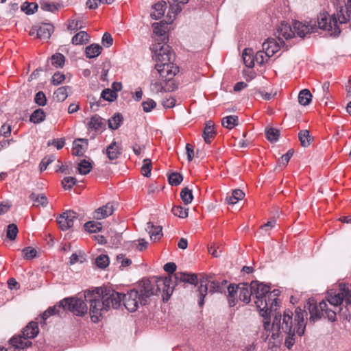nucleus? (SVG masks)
Wrapping results in <instances>:
<instances>
[{"mask_svg":"<svg viewBox=\"0 0 351 351\" xmlns=\"http://www.w3.org/2000/svg\"><path fill=\"white\" fill-rule=\"evenodd\" d=\"M85 298L90 305L91 320L99 322L100 318L111 308H119L121 305V293L110 287H97L93 291H86Z\"/></svg>","mask_w":351,"mask_h":351,"instance_id":"1","label":"nucleus"},{"mask_svg":"<svg viewBox=\"0 0 351 351\" xmlns=\"http://www.w3.org/2000/svg\"><path fill=\"white\" fill-rule=\"evenodd\" d=\"M175 288V284L172 282V278L152 276L149 278H143L138 282V289L141 296V305H146L149 302V298L154 295H162L164 302H167Z\"/></svg>","mask_w":351,"mask_h":351,"instance_id":"2","label":"nucleus"},{"mask_svg":"<svg viewBox=\"0 0 351 351\" xmlns=\"http://www.w3.org/2000/svg\"><path fill=\"white\" fill-rule=\"evenodd\" d=\"M150 49L157 62L155 67L160 78L164 82L170 81L179 71L178 67L173 63L174 53L169 45L160 43L152 45Z\"/></svg>","mask_w":351,"mask_h":351,"instance_id":"3","label":"nucleus"},{"mask_svg":"<svg viewBox=\"0 0 351 351\" xmlns=\"http://www.w3.org/2000/svg\"><path fill=\"white\" fill-rule=\"evenodd\" d=\"M348 21H351V0H348L345 9L343 5H338L336 12L331 16L327 12L320 13L317 16L318 28L331 31L330 34L335 36L341 32L338 24L346 23Z\"/></svg>","mask_w":351,"mask_h":351,"instance_id":"4","label":"nucleus"},{"mask_svg":"<svg viewBox=\"0 0 351 351\" xmlns=\"http://www.w3.org/2000/svg\"><path fill=\"white\" fill-rule=\"evenodd\" d=\"M272 330V336L278 335L280 331L287 335L285 345L288 350H290L295 343V328L293 325V313L289 309L285 310L283 315L276 314L273 319L272 324L270 325Z\"/></svg>","mask_w":351,"mask_h":351,"instance_id":"5","label":"nucleus"},{"mask_svg":"<svg viewBox=\"0 0 351 351\" xmlns=\"http://www.w3.org/2000/svg\"><path fill=\"white\" fill-rule=\"evenodd\" d=\"M250 285L251 292L255 299L254 303L259 311L260 315L264 319V328L266 330H268L270 328V319L269 316H268L267 302L268 295L269 296V295H271L269 293V287L263 282H259L257 280L252 281Z\"/></svg>","mask_w":351,"mask_h":351,"instance_id":"6","label":"nucleus"},{"mask_svg":"<svg viewBox=\"0 0 351 351\" xmlns=\"http://www.w3.org/2000/svg\"><path fill=\"white\" fill-rule=\"evenodd\" d=\"M38 333V323L31 321L23 328L21 334L12 337L9 343L15 349L24 350L32 345L30 339L35 338Z\"/></svg>","mask_w":351,"mask_h":351,"instance_id":"7","label":"nucleus"},{"mask_svg":"<svg viewBox=\"0 0 351 351\" xmlns=\"http://www.w3.org/2000/svg\"><path fill=\"white\" fill-rule=\"evenodd\" d=\"M326 298L335 308L345 300L346 304H351V284L340 283L339 291L330 289L327 292Z\"/></svg>","mask_w":351,"mask_h":351,"instance_id":"8","label":"nucleus"},{"mask_svg":"<svg viewBox=\"0 0 351 351\" xmlns=\"http://www.w3.org/2000/svg\"><path fill=\"white\" fill-rule=\"evenodd\" d=\"M58 308L69 310L77 316H83L87 312V306L82 300L75 298H66L59 302Z\"/></svg>","mask_w":351,"mask_h":351,"instance_id":"9","label":"nucleus"},{"mask_svg":"<svg viewBox=\"0 0 351 351\" xmlns=\"http://www.w3.org/2000/svg\"><path fill=\"white\" fill-rule=\"evenodd\" d=\"M122 302L128 311L135 312L138 308V304H141L138 291L132 289L128 291L126 294L121 293V302Z\"/></svg>","mask_w":351,"mask_h":351,"instance_id":"10","label":"nucleus"},{"mask_svg":"<svg viewBox=\"0 0 351 351\" xmlns=\"http://www.w3.org/2000/svg\"><path fill=\"white\" fill-rule=\"evenodd\" d=\"M327 304L325 301H322L317 305L314 300H309L305 308L309 311L310 321L315 322L324 316V310L326 308Z\"/></svg>","mask_w":351,"mask_h":351,"instance_id":"11","label":"nucleus"},{"mask_svg":"<svg viewBox=\"0 0 351 351\" xmlns=\"http://www.w3.org/2000/svg\"><path fill=\"white\" fill-rule=\"evenodd\" d=\"M77 218V214L73 210H66L58 218L57 222L62 230H67L73 226L74 221Z\"/></svg>","mask_w":351,"mask_h":351,"instance_id":"12","label":"nucleus"},{"mask_svg":"<svg viewBox=\"0 0 351 351\" xmlns=\"http://www.w3.org/2000/svg\"><path fill=\"white\" fill-rule=\"evenodd\" d=\"M269 296L267 298L268 302V316H269V319L271 320V317H274V315L276 314H281L280 311H278V307L279 306L280 301L278 299V296L280 294V291L278 289H274L272 291H269Z\"/></svg>","mask_w":351,"mask_h":351,"instance_id":"13","label":"nucleus"},{"mask_svg":"<svg viewBox=\"0 0 351 351\" xmlns=\"http://www.w3.org/2000/svg\"><path fill=\"white\" fill-rule=\"evenodd\" d=\"M211 279L212 276H210L202 275L199 280L200 285L197 289L199 298L198 304L199 307H202L204 304V298L208 293V284H211V282L213 281Z\"/></svg>","mask_w":351,"mask_h":351,"instance_id":"14","label":"nucleus"},{"mask_svg":"<svg viewBox=\"0 0 351 351\" xmlns=\"http://www.w3.org/2000/svg\"><path fill=\"white\" fill-rule=\"evenodd\" d=\"M306 315L305 311L302 310L300 308H296L295 311V326L296 333L298 336L304 335L306 328V324L304 322V317Z\"/></svg>","mask_w":351,"mask_h":351,"instance_id":"15","label":"nucleus"},{"mask_svg":"<svg viewBox=\"0 0 351 351\" xmlns=\"http://www.w3.org/2000/svg\"><path fill=\"white\" fill-rule=\"evenodd\" d=\"M282 44L277 43L274 38H267L263 43V50L265 51V55L267 57L266 61L272 56L274 55L280 49Z\"/></svg>","mask_w":351,"mask_h":351,"instance_id":"16","label":"nucleus"},{"mask_svg":"<svg viewBox=\"0 0 351 351\" xmlns=\"http://www.w3.org/2000/svg\"><path fill=\"white\" fill-rule=\"evenodd\" d=\"M178 282L196 285L198 282V278L195 274L180 272L175 274L174 280L172 279V282L175 284V287Z\"/></svg>","mask_w":351,"mask_h":351,"instance_id":"17","label":"nucleus"},{"mask_svg":"<svg viewBox=\"0 0 351 351\" xmlns=\"http://www.w3.org/2000/svg\"><path fill=\"white\" fill-rule=\"evenodd\" d=\"M294 34H296L300 38H304L308 34L315 31V25H306L299 21H295L293 24Z\"/></svg>","mask_w":351,"mask_h":351,"instance_id":"18","label":"nucleus"},{"mask_svg":"<svg viewBox=\"0 0 351 351\" xmlns=\"http://www.w3.org/2000/svg\"><path fill=\"white\" fill-rule=\"evenodd\" d=\"M277 33L278 40L283 45H285V42L282 40V38L288 40L293 38L294 36V32L291 27L285 23H281L277 29Z\"/></svg>","mask_w":351,"mask_h":351,"instance_id":"19","label":"nucleus"},{"mask_svg":"<svg viewBox=\"0 0 351 351\" xmlns=\"http://www.w3.org/2000/svg\"><path fill=\"white\" fill-rule=\"evenodd\" d=\"M114 210V204L108 202L106 205L99 207L94 213V219L100 220L111 215Z\"/></svg>","mask_w":351,"mask_h":351,"instance_id":"20","label":"nucleus"},{"mask_svg":"<svg viewBox=\"0 0 351 351\" xmlns=\"http://www.w3.org/2000/svg\"><path fill=\"white\" fill-rule=\"evenodd\" d=\"M239 300L245 302V304H249L251 301V296L252 295V293L251 292V285L248 283H241L239 284Z\"/></svg>","mask_w":351,"mask_h":351,"instance_id":"21","label":"nucleus"},{"mask_svg":"<svg viewBox=\"0 0 351 351\" xmlns=\"http://www.w3.org/2000/svg\"><path fill=\"white\" fill-rule=\"evenodd\" d=\"M54 27L51 24L43 23L36 31V36L40 39L47 40L49 39L53 32Z\"/></svg>","mask_w":351,"mask_h":351,"instance_id":"22","label":"nucleus"},{"mask_svg":"<svg viewBox=\"0 0 351 351\" xmlns=\"http://www.w3.org/2000/svg\"><path fill=\"white\" fill-rule=\"evenodd\" d=\"M216 131L215 123L212 121H208L205 123L202 137L206 143H210L211 140L215 136Z\"/></svg>","mask_w":351,"mask_h":351,"instance_id":"23","label":"nucleus"},{"mask_svg":"<svg viewBox=\"0 0 351 351\" xmlns=\"http://www.w3.org/2000/svg\"><path fill=\"white\" fill-rule=\"evenodd\" d=\"M145 230L150 236L152 241L159 240L162 236V227L155 226L152 222L147 223Z\"/></svg>","mask_w":351,"mask_h":351,"instance_id":"24","label":"nucleus"},{"mask_svg":"<svg viewBox=\"0 0 351 351\" xmlns=\"http://www.w3.org/2000/svg\"><path fill=\"white\" fill-rule=\"evenodd\" d=\"M167 7L165 1H160L153 5L154 11L150 14L151 17L154 20L160 19L165 14Z\"/></svg>","mask_w":351,"mask_h":351,"instance_id":"25","label":"nucleus"},{"mask_svg":"<svg viewBox=\"0 0 351 351\" xmlns=\"http://www.w3.org/2000/svg\"><path fill=\"white\" fill-rule=\"evenodd\" d=\"M298 138L301 146L303 147H308L314 139L313 136L310 134V132L308 130H302L300 131L298 133Z\"/></svg>","mask_w":351,"mask_h":351,"instance_id":"26","label":"nucleus"},{"mask_svg":"<svg viewBox=\"0 0 351 351\" xmlns=\"http://www.w3.org/2000/svg\"><path fill=\"white\" fill-rule=\"evenodd\" d=\"M80 142H84L86 145L88 144V141L84 138H78L73 142V154L74 156H82L84 155L86 147L81 145Z\"/></svg>","mask_w":351,"mask_h":351,"instance_id":"27","label":"nucleus"},{"mask_svg":"<svg viewBox=\"0 0 351 351\" xmlns=\"http://www.w3.org/2000/svg\"><path fill=\"white\" fill-rule=\"evenodd\" d=\"M102 47L99 44H91L85 49V53L88 58L97 57L101 52Z\"/></svg>","mask_w":351,"mask_h":351,"instance_id":"28","label":"nucleus"},{"mask_svg":"<svg viewBox=\"0 0 351 351\" xmlns=\"http://www.w3.org/2000/svg\"><path fill=\"white\" fill-rule=\"evenodd\" d=\"M71 88L69 86H61L58 88L53 93V98L58 102L64 101L68 97V91Z\"/></svg>","mask_w":351,"mask_h":351,"instance_id":"29","label":"nucleus"},{"mask_svg":"<svg viewBox=\"0 0 351 351\" xmlns=\"http://www.w3.org/2000/svg\"><path fill=\"white\" fill-rule=\"evenodd\" d=\"M121 154V149L117 145L115 141L111 143L106 149V155L110 160L117 159Z\"/></svg>","mask_w":351,"mask_h":351,"instance_id":"30","label":"nucleus"},{"mask_svg":"<svg viewBox=\"0 0 351 351\" xmlns=\"http://www.w3.org/2000/svg\"><path fill=\"white\" fill-rule=\"evenodd\" d=\"M29 198L34 202L36 206H42L46 207L48 204V199L46 195L43 193L36 194L35 193H31Z\"/></svg>","mask_w":351,"mask_h":351,"instance_id":"31","label":"nucleus"},{"mask_svg":"<svg viewBox=\"0 0 351 351\" xmlns=\"http://www.w3.org/2000/svg\"><path fill=\"white\" fill-rule=\"evenodd\" d=\"M40 7L43 11L55 12L58 10L60 4L49 0H40Z\"/></svg>","mask_w":351,"mask_h":351,"instance_id":"32","label":"nucleus"},{"mask_svg":"<svg viewBox=\"0 0 351 351\" xmlns=\"http://www.w3.org/2000/svg\"><path fill=\"white\" fill-rule=\"evenodd\" d=\"M228 281L226 280H223L221 282L213 280L211 282V285H210L209 291L211 293H223L225 291L226 288H227Z\"/></svg>","mask_w":351,"mask_h":351,"instance_id":"33","label":"nucleus"},{"mask_svg":"<svg viewBox=\"0 0 351 351\" xmlns=\"http://www.w3.org/2000/svg\"><path fill=\"white\" fill-rule=\"evenodd\" d=\"M245 196V193L240 189H234L232 191V195L227 196L226 202L230 205L235 204L239 200L242 199Z\"/></svg>","mask_w":351,"mask_h":351,"instance_id":"34","label":"nucleus"},{"mask_svg":"<svg viewBox=\"0 0 351 351\" xmlns=\"http://www.w3.org/2000/svg\"><path fill=\"white\" fill-rule=\"evenodd\" d=\"M89 41V36L86 32L81 31L72 38V43L74 45H83Z\"/></svg>","mask_w":351,"mask_h":351,"instance_id":"35","label":"nucleus"},{"mask_svg":"<svg viewBox=\"0 0 351 351\" xmlns=\"http://www.w3.org/2000/svg\"><path fill=\"white\" fill-rule=\"evenodd\" d=\"M123 118L121 113H115L113 117L108 119V127L111 130L118 129L123 122Z\"/></svg>","mask_w":351,"mask_h":351,"instance_id":"36","label":"nucleus"},{"mask_svg":"<svg viewBox=\"0 0 351 351\" xmlns=\"http://www.w3.org/2000/svg\"><path fill=\"white\" fill-rule=\"evenodd\" d=\"M239 119L236 115H230L223 117L221 120V124L223 127L231 130L238 125Z\"/></svg>","mask_w":351,"mask_h":351,"instance_id":"37","label":"nucleus"},{"mask_svg":"<svg viewBox=\"0 0 351 351\" xmlns=\"http://www.w3.org/2000/svg\"><path fill=\"white\" fill-rule=\"evenodd\" d=\"M88 124L90 128L95 130H101L104 127V119L97 114H95L90 118Z\"/></svg>","mask_w":351,"mask_h":351,"instance_id":"38","label":"nucleus"},{"mask_svg":"<svg viewBox=\"0 0 351 351\" xmlns=\"http://www.w3.org/2000/svg\"><path fill=\"white\" fill-rule=\"evenodd\" d=\"M312 95L309 90L303 89L298 95V102L302 106H306L311 101Z\"/></svg>","mask_w":351,"mask_h":351,"instance_id":"39","label":"nucleus"},{"mask_svg":"<svg viewBox=\"0 0 351 351\" xmlns=\"http://www.w3.org/2000/svg\"><path fill=\"white\" fill-rule=\"evenodd\" d=\"M45 112L41 108L35 110L30 116V121L34 123H40L45 119Z\"/></svg>","mask_w":351,"mask_h":351,"instance_id":"40","label":"nucleus"},{"mask_svg":"<svg viewBox=\"0 0 351 351\" xmlns=\"http://www.w3.org/2000/svg\"><path fill=\"white\" fill-rule=\"evenodd\" d=\"M253 51L251 49H245L243 51V58L244 64L249 68H252L254 66L253 59Z\"/></svg>","mask_w":351,"mask_h":351,"instance_id":"41","label":"nucleus"},{"mask_svg":"<svg viewBox=\"0 0 351 351\" xmlns=\"http://www.w3.org/2000/svg\"><path fill=\"white\" fill-rule=\"evenodd\" d=\"M180 197L184 204L188 205L191 203L193 195L192 193V190L189 189L188 187L184 188L180 193Z\"/></svg>","mask_w":351,"mask_h":351,"instance_id":"42","label":"nucleus"},{"mask_svg":"<svg viewBox=\"0 0 351 351\" xmlns=\"http://www.w3.org/2000/svg\"><path fill=\"white\" fill-rule=\"evenodd\" d=\"M266 137L270 142H276L280 136V130L274 128H270L265 131Z\"/></svg>","mask_w":351,"mask_h":351,"instance_id":"43","label":"nucleus"},{"mask_svg":"<svg viewBox=\"0 0 351 351\" xmlns=\"http://www.w3.org/2000/svg\"><path fill=\"white\" fill-rule=\"evenodd\" d=\"M100 98L108 101H114L117 98V93H114V90H112L110 88H105L102 90Z\"/></svg>","mask_w":351,"mask_h":351,"instance_id":"44","label":"nucleus"},{"mask_svg":"<svg viewBox=\"0 0 351 351\" xmlns=\"http://www.w3.org/2000/svg\"><path fill=\"white\" fill-rule=\"evenodd\" d=\"M84 226L85 230L92 233L99 232L102 228L101 223L93 221L86 222Z\"/></svg>","mask_w":351,"mask_h":351,"instance_id":"45","label":"nucleus"},{"mask_svg":"<svg viewBox=\"0 0 351 351\" xmlns=\"http://www.w3.org/2000/svg\"><path fill=\"white\" fill-rule=\"evenodd\" d=\"M38 4L36 3H28L25 2L21 5V10L23 11L26 14H32L38 9Z\"/></svg>","mask_w":351,"mask_h":351,"instance_id":"46","label":"nucleus"},{"mask_svg":"<svg viewBox=\"0 0 351 351\" xmlns=\"http://www.w3.org/2000/svg\"><path fill=\"white\" fill-rule=\"evenodd\" d=\"M77 169H78V171H79V173L80 174H82V175H86L92 169L91 163L89 161H87L86 160H82L78 164Z\"/></svg>","mask_w":351,"mask_h":351,"instance_id":"47","label":"nucleus"},{"mask_svg":"<svg viewBox=\"0 0 351 351\" xmlns=\"http://www.w3.org/2000/svg\"><path fill=\"white\" fill-rule=\"evenodd\" d=\"M64 56L60 53H56L51 56V64L56 68H61L64 64Z\"/></svg>","mask_w":351,"mask_h":351,"instance_id":"48","label":"nucleus"},{"mask_svg":"<svg viewBox=\"0 0 351 351\" xmlns=\"http://www.w3.org/2000/svg\"><path fill=\"white\" fill-rule=\"evenodd\" d=\"M183 180L182 176L178 172L171 173L168 178L169 184L171 186L179 185Z\"/></svg>","mask_w":351,"mask_h":351,"instance_id":"49","label":"nucleus"},{"mask_svg":"<svg viewBox=\"0 0 351 351\" xmlns=\"http://www.w3.org/2000/svg\"><path fill=\"white\" fill-rule=\"evenodd\" d=\"M18 232L19 230L16 224L11 223L8 226L6 236L10 240H14L17 236Z\"/></svg>","mask_w":351,"mask_h":351,"instance_id":"50","label":"nucleus"},{"mask_svg":"<svg viewBox=\"0 0 351 351\" xmlns=\"http://www.w3.org/2000/svg\"><path fill=\"white\" fill-rule=\"evenodd\" d=\"M188 208H185L182 206H175L171 209L172 213L180 218H186L188 216Z\"/></svg>","mask_w":351,"mask_h":351,"instance_id":"51","label":"nucleus"},{"mask_svg":"<svg viewBox=\"0 0 351 351\" xmlns=\"http://www.w3.org/2000/svg\"><path fill=\"white\" fill-rule=\"evenodd\" d=\"M152 160L149 158H145L143 160V165L141 167V173L142 174L149 178L151 176V171H152Z\"/></svg>","mask_w":351,"mask_h":351,"instance_id":"52","label":"nucleus"},{"mask_svg":"<svg viewBox=\"0 0 351 351\" xmlns=\"http://www.w3.org/2000/svg\"><path fill=\"white\" fill-rule=\"evenodd\" d=\"M109 258L106 254H101L95 259V264L101 269H104L109 265Z\"/></svg>","mask_w":351,"mask_h":351,"instance_id":"53","label":"nucleus"},{"mask_svg":"<svg viewBox=\"0 0 351 351\" xmlns=\"http://www.w3.org/2000/svg\"><path fill=\"white\" fill-rule=\"evenodd\" d=\"M76 178L74 177H65L62 180V184L65 190H70L76 184Z\"/></svg>","mask_w":351,"mask_h":351,"instance_id":"54","label":"nucleus"},{"mask_svg":"<svg viewBox=\"0 0 351 351\" xmlns=\"http://www.w3.org/2000/svg\"><path fill=\"white\" fill-rule=\"evenodd\" d=\"M170 11L174 14H178L182 11V7L179 3H182L180 0H169Z\"/></svg>","mask_w":351,"mask_h":351,"instance_id":"55","label":"nucleus"},{"mask_svg":"<svg viewBox=\"0 0 351 351\" xmlns=\"http://www.w3.org/2000/svg\"><path fill=\"white\" fill-rule=\"evenodd\" d=\"M56 160L54 155H50L45 157L40 163V170L43 171L45 170L47 166Z\"/></svg>","mask_w":351,"mask_h":351,"instance_id":"56","label":"nucleus"},{"mask_svg":"<svg viewBox=\"0 0 351 351\" xmlns=\"http://www.w3.org/2000/svg\"><path fill=\"white\" fill-rule=\"evenodd\" d=\"M35 103L40 106H45L47 104V98L43 91L38 92L34 97Z\"/></svg>","mask_w":351,"mask_h":351,"instance_id":"57","label":"nucleus"},{"mask_svg":"<svg viewBox=\"0 0 351 351\" xmlns=\"http://www.w3.org/2000/svg\"><path fill=\"white\" fill-rule=\"evenodd\" d=\"M36 250L32 247H27L23 250V257L27 260H30L36 257Z\"/></svg>","mask_w":351,"mask_h":351,"instance_id":"58","label":"nucleus"},{"mask_svg":"<svg viewBox=\"0 0 351 351\" xmlns=\"http://www.w3.org/2000/svg\"><path fill=\"white\" fill-rule=\"evenodd\" d=\"M164 86L162 82L156 80H152L150 85L152 92L159 93L164 90Z\"/></svg>","mask_w":351,"mask_h":351,"instance_id":"59","label":"nucleus"},{"mask_svg":"<svg viewBox=\"0 0 351 351\" xmlns=\"http://www.w3.org/2000/svg\"><path fill=\"white\" fill-rule=\"evenodd\" d=\"M142 106L144 112H149L156 106V103L153 99H148L142 103Z\"/></svg>","mask_w":351,"mask_h":351,"instance_id":"60","label":"nucleus"},{"mask_svg":"<svg viewBox=\"0 0 351 351\" xmlns=\"http://www.w3.org/2000/svg\"><path fill=\"white\" fill-rule=\"evenodd\" d=\"M152 27H153V29H154V33L159 36V37H162V36H165V30L164 29V25H162L160 23H154L152 24Z\"/></svg>","mask_w":351,"mask_h":351,"instance_id":"61","label":"nucleus"},{"mask_svg":"<svg viewBox=\"0 0 351 351\" xmlns=\"http://www.w3.org/2000/svg\"><path fill=\"white\" fill-rule=\"evenodd\" d=\"M253 94H254L255 95H260L261 97H262L263 99H264L265 100H270L272 98H274V96L276 95V93L271 94V93H266L263 90H261L257 88L254 89Z\"/></svg>","mask_w":351,"mask_h":351,"instance_id":"62","label":"nucleus"},{"mask_svg":"<svg viewBox=\"0 0 351 351\" xmlns=\"http://www.w3.org/2000/svg\"><path fill=\"white\" fill-rule=\"evenodd\" d=\"M117 261L118 263H121V267H128L132 263V261L128 258H125V255L123 254H120L117 256Z\"/></svg>","mask_w":351,"mask_h":351,"instance_id":"63","label":"nucleus"},{"mask_svg":"<svg viewBox=\"0 0 351 351\" xmlns=\"http://www.w3.org/2000/svg\"><path fill=\"white\" fill-rule=\"evenodd\" d=\"M101 43L104 47H109L113 43V38L109 33L106 32L102 36Z\"/></svg>","mask_w":351,"mask_h":351,"instance_id":"64","label":"nucleus"}]
</instances>
